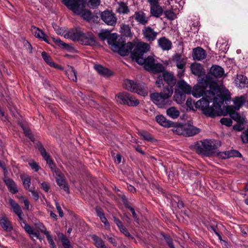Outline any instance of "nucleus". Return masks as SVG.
<instances>
[{
    "label": "nucleus",
    "instance_id": "obj_1",
    "mask_svg": "<svg viewBox=\"0 0 248 248\" xmlns=\"http://www.w3.org/2000/svg\"><path fill=\"white\" fill-rule=\"evenodd\" d=\"M229 97V96L221 92L217 85H213L210 86L205 96L196 102L195 108L201 109L207 116H218L222 105Z\"/></svg>",
    "mask_w": 248,
    "mask_h": 248
},
{
    "label": "nucleus",
    "instance_id": "obj_2",
    "mask_svg": "<svg viewBox=\"0 0 248 248\" xmlns=\"http://www.w3.org/2000/svg\"><path fill=\"white\" fill-rule=\"evenodd\" d=\"M221 145L219 141L209 140L198 141L195 143L194 148L197 153L206 156L212 155L215 150Z\"/></svg>",
    "mask_w": 248,
    "mask_h": 248
},
{
    "label": "nucleus",
    "instance_id": "obj_3",
    "mask_svg": "<svg viewBox=\"0 0 248 248\" xmlns=\"http://www.w3.org/2000/svg\"><path fill=\"white\" fill-rule=\"evenodd\" d=\"M67 36L74 41H78L85 45L93 46L96 44L93 34L90 32L84 33L80 28H76L75 30L69 31Z\"/></svg>",
    "mask_w": 248,
    "mask_h": 248
},
{
    "label": "nucleus",
    "instance_id": "obj_4",
    "mask_svg": "<svg viewBox=\"0 0 248 248\" xmlns=\"http://www.w3.org/2000/svg\"><path fill=\"white\" fill-rule=\"evenodd\" d=\"M173 91L168 89H163L160 93H152L150 95L152 101L159 108H162L165 106L169 105V98L171 96Z\"/></svg>",
    "mask_w": 248,
    "mask_h": 248
},
{
    "label": "nucleus",
    "instance_id": "obj_5",
    "mask_svg": "<svg viewBox=\"0 0 248 248\" xmlns=\"http://www.w3.org/2000/svg\"><path fill=\"white\" fill-rule=\"evenodd\" d=\"M175 76L171 73L165 72L161 75H159L156 81V84L158 87L160 88L162 85L164 89H168L173 91V87L176 84Z\"/></svg>",
    "mask_w": 248,
    "mask_h": 248
},
{
    "label": "nucleus",
    "instance_id": "obj_6",
    "mask_svg": "<svg viewBox=\"0 0 248 248\" xmlns=\"http://www.w3.org/2000/svg\"><path fill=\"white\" fill-rule=\"evenodd\" d=\"M213 85L217 84L215 82L210 83L208 81V77L206 76L205 79L202 78L201 82L194 86L193 90H191L192 94L197 98L204 96L206 92L209 91V90H207V89L208 88L210 89V86H213Z\"/></svg>",
    "mask_w": 248,
    "mask_h": 248
},
{
    "label": "nucleus",
    "instance_id": "obj_7",
    "mask_svg": "<svg viewBox=\"0 0 248 248\" xmlns=\"http://www.w3.org/2000/svg\"><path fill=\"white\" fill-rule=\"evenodd\" d=\"M124 87L125 89L143 96H146L148 94V89L144 84L135 83L132 80H124Z\"/></svg>",
    "mask_w": 248,
    "mask_h": 248
},
{
    "label": "nucleus",
    "instance_id": "obj_8",
    "mask_svg": "<svg viewBox=\"0 0 248 248\" xmlns=\"http://www.w3.org/2000/svg\"><path fill=\"white\" fill-rule=\"evenodd\" d=\"M134 49L131 53L132 59L138 63L140 58H143L144 53L149 50L150 46L147 43L139 42L136 44Z\"/></svg>",
    "mask_w": 248,
    "mask_h": 248
},
{
    "label": "nucleus",
    "instance_id": "obj_9",
    "mask_svg": "<svg viewBox=\"0 0 248 248\" xmlns=\"http://www.w3.org/2000/svg\"><path fill=\"white\" fill-rule=\"evenodd\" d=\"M172 61L175 62L178 69L177 76L179 78H182L185 72L186 62V59L182 58L181 54L176 53L172 56Z\"/></svg>",
    "mask_w": 248,
    "mask_h": 248
},
{
    "label": "nucleus",
    "instance_id": "obj_10",
    "mask_svg": "<svg viewBox=\"0 0 248 248\" xmlns=\"http://www.w3.org/2000/svg\"><path fill=\"white\" fill-rule=\"evenodd\" d=\"M133 47L134 45L132 43L128 42L124 44V42L121 40L117 46L114 47L113 51L118 52L122 56H127L130 52L131 53V50Z\"/></svg>",
    "mask_w": 248,
    "mask_h": 248
},
{
    "label": "nucleus",
    "instance_id": "obj_11",
    "mask_svg": "<svg viewBox=\"0 0 248 248\" xmlns=\"http://www.w3.org/2000/svg\"><path fill=\"white\" fill-rule=\"evenodd\" d=\"M101 19L108 25L115 26L117 23V17L114 13L109 10L102 12L100 15Z\"/></svg>",
    "mask_w": 248,
    "mask_h": 248
},
{
    "label": "nucleus",
    "instance_id": "obj_12",
    "mask_svg": "<svg viewBox=\"0 0 248 248\" xmlns=\"http://www.w3.org/2000/svg\"><path fill=\"white\" fill-rule=\"evenodd\" d=\"M62 3L74 14L78 13L79 8L83 4L81 0H62Z\"/></svg>",
    "mask_w": 248,
    "mask_h": 248
},
{
    "label": "nucleus",
    "instance_id": "obj_13",
    "mask_svg": "<svg viewBox=\"0 0 248 248\" xmlns=\"http://www.w3.org/2000/svg\"><path fill=\"white\" fill-rule=\"evenodd\" d=\"M143 36L148 41L151 42L156 39L157 32L155 31L153 29L148 26L145 27L142 30Z\"/></svg>",
    "mask_w": 248,
    "mask_h": 248
},
{
    "label": "nucleus",
    "instance_id": "obj_14",
    "mask_svg": "<svg viewBox=\"0 0 248 248\" xmlns=\"http://www.w3.org/2000/svg\"><path fill=\"white\" fill-rule=\"evenodd\" d=\"M8 203L13 212L18 216L20 220H22L23 214L19 205L14 200L9 198Z\"/></svg>",
    "mask_w": 248,
    "mask_h": 248
},
{
    "label": "nucleus",
    "instance_id": "obj_15",
    "mask_svg": "<svg viewBox=\"0 0 248 248\" xmlns=\"http://www.w3.org/2000/svg\"><path fill=\"white\" fill-rule=\"evenodd\" d=\"M224 74V71L223 68L217 65H213L209 70V73L207 76L209 77V74L212 76L216 78H221Z\"/></svg>",
    "mask_w": 248,
    "mask_h": 248
},
{
    "label": "nucleus",
    "instance_id": "obj_16",
    "mask_svg": "<svg viewBox=\"0 0 248 248\" xmlns=\"http://www.w3.org/2000/svg\"><path fill=\"white\" fill-rule=\"evenodd\" d=\"M175 89H178L180 92L186 94H190L191 93V87L183 79H180L178 81Z\"/></svg>",
    "mask_w": 248,
    "mask_h": 248
},
{
    "label": "nucleus",
    "instance_id": "obj_17",
    "mask_svg": "<svg viewBox=\"0 0 248 248\" xmlns=\"http://www.w3.org/2000/svg\"><path fill=\"white\" fill-rule=\"evenodd\" d=\"M206 53L201 47H197L193 49L192 57L194 60L201 61L205 58Z\"/></svg>",
    "mask_w": 248,
    "mask_h": 248
},
{
    "label": "nucleus",
    "instance_id": "obj_18",
    "mask_svg": "<svg viewBox=\"0 0 248 248\" xmlns=\"http://www.w3.org/2000/svg\"><path fill=\"white\" fill-rule=\"evenodd\" d=\"M155 62V59L154 58L149 56L146 58L144 57L143 58H140L139 60V62H138V63L140 65L144 64V67L145 69L148 71H149Z\"/></svg>",
    "mask_w": 248,
    "mask_h": 248
},
{
    "label": "nucleus",
    "instance_id": "obj_19",
    "mask_svg": "<svg viewBox=\"0 0 248 248\" xmlns=\"http://www.w3.org/2000/svg\"><path fill=\"white\" fill-rule=\"evenodd\" d=\"M31 31L34 35L38 38L43 40L47 44H50L47 36L45 34V33L38 28L35 26H32L31 28Z\"/></svg>",
    "mask_w": 248,
    "mask_h": 248
},
{
    "label": "nucleus",
    "instance_id": "obj_20",
    "mask_svg": "<svg viewBox=\"0 0 248 248\" xmlns=\"http://www.w3.org/2000/svg\"><path fill=\"white\" fill-rule=\"evenodd\" d=\"M134 18L139 24L145 25L148 21V18L142 11H137L133 16Z\"/></svg>",
    "mask_w": 248,
    "mask_h": 248
},
{
    "label": "nucleus",
    "instance_id": "obj_21",
    "mask_svg": "<svg viewBox=\"0 0 248 248\" xmlns=\"http://www.w3.org/2000/svg\"><path fill=\"white\" fill-rule=\"evenodd\" d=\"M84 8L85 5L83 4L79 8L78 13H75V14L80 16L84 20L89 21L93 18L92 13L89 10H85Z\"/></svg>",
    "mask_w": 248,
    "mask_h": 248
},
{
    "label": "nucleus",
    "instance_id": "obj_22",
    "mask_svg": "<svg viewBox=\"0 0 248 248\" xmlns=\"http://www.w3.org/2000/svg\"><path fill=\"white\" fill-rule=\"evenodd\" d=\"M157 42L158 46L163 50H169L172 47L171 42L165 37L160 38Z\"/></svg>",
    "mask_w": 248,
    "mask_h": 248
},
{
    "label": "nucleus",
    "instance_id": "obj_23",
    "mask_svg": "<svg viewBox=\"0 0 248 248\" xmlns=\"http://www.w3.org/2000/svg\"><path fill=\"white\" fill-rule=\"evenodd\" d=\"M156 122L161 125L166 127H173L175 123L167 120L162 115H157L155 117Z\"/></svg>",
    "mask_w": 248,
    "mask_h": 248
},
{
    "label": "nucleus",
    "instance_id": "obj_24",
    "mask_svg": "<svg viewBox=\"0 0 248 248\" xmlns=\"http://www.w3.org/2000/svg\"><path fill=\"white\" fill-rule=\"evenodd\" d=\"M3 181L6 185L9 191L12 194H16L18 192V189L16 183L13 179L10 178H5Z\"/></svg>",
    "mask_w": 248,
    "mask_h": 248
},
{
    "label": "nucleus",
    "instance_id": "obj_25",
    "mask_svg": "<svg viewBox=\"0 0 248 248\" xmlns=\"http://www.w3.org/2000/svg\"><path fill=\"white\" fill-rule=\"evenodd\" d=\"M247 77L243 75H237L234 80V83L238 88H244L248 82Z\"/></svg>",
    "mask_w": 248,
    "mask_h": 248
},
{
    "label": "nucleus",
    "instance_id": "obj_26",
    "mask_svg": "<svg viewBox=\"0 0 248 248\" xmlns=\"http://www.w3.org/2000/svg\"><path fill=\"white\" fill-rule=\"evenodd\" d=\"M56 182L58 185L67 193H69V188L64 177L61 174H58L56 177Z\"/></svg>",
    "mask_w": 248,
    "mask_h": 248
},
{
    "label": "nucleus",
    "instance_id": "obj_27",
    "mask_svg": "<svg viewBox=\"0 0 248 248\" xmlns=\"http://www.w3.org/2000/svg\"><path fill=\"white\" fill-rule=\"evenodd\" d=\"M186 126L185 136H193L198 134L200 131V129L190 124H186Z\"/></svg>",
    "mask_w": 248,
    "mask_h": 248
},
{
    "label": "nucleus",
    "instance_id": "obj_28",
    "mask_svg": "<svg viewBox=\"0 0 248 248\" xmlns=\"http://www.w3.org/2000/svg\"><path fill=\"white\" fill-rule=\"evenodd\" d=\"M129 97V93L124 92L120 93L115 96V98L118 103L128 105Z\"/></svg>",
    "mask_w": 248,
    "mask_h": 248
},
{
    "label": "nucleus",
    "instance_id": "obj_29",
    "mask_svg": "<svg viewBox=\"0 0 248 248\" xmlns=\"http://www.w3.org/2000/svg\"><path fill=\"white\" fill-rule=\"evenodd\" d=\"M94 68L100 75L103 76L109 77L112 74L111 72L108 69L100 64L94 65Z\"/></svg>",
    "mask_w": 248,
    "mask_h": 248
},
{
    "label": "nucleus",
    "instance_id": "obj_30",
    "mask_svg": "<svg viewBox=\"0 0 248 248\" xmlns=\"http://www.w3.org/2000/svg\"><path fill=\"white\" fill-rule=\"evenodd\" d=\"M107 41L108 44L111 46L112 49L113 51L114 47L117 46L118 45L121 41V40L117 39V35L116 33H110Z\"/></svg>",
    "mask_w": 248,
    "mask_h": 248
},
{
    "label": "nucleus",
    "instance_id": "obj_31",
    "mask_svg": "<svg viewBox=\"0 0 248 248\" xmlns=\"http://www.w3.org/2000/svg\"><path fill=\"white\" fill-rule=\"evenodd\" d=\"M190 69L192 73L195 76H200L202 74L203 67L200 63H192L190 65Z\"/></svg>",
    "mask_w": 248,
    "mask_h": 248
},
{
    "label": "nucleus",
    "instance_id": "obj_32",
    "mask_svg": "<svg viewBox=\"0 0 248 248\" xmlns=\"http://www.w3.org/2000/svg\"><path fill=\"white\" fill-rule=\"evenodd\" d=\"M0 225L4 231L7 232H10L13 230L11 222L6 217H3L0 219Z\"/></svg>",
    "mask_w": 248,
    "mask_h": 248
},
{
    "label": "nucleus",
    "instance_id": "obj_33",
    "mask_svg": "<svg viewBox=\"0 0 248 248\" xmlns=\"http://www.w3.org/2000/svg\"><path fill=\"white\" fill-rule=\"evenodd\" d=\"M150 12L152 15L155 17H160L163 14V9L158 4L151 6Z\"/></svg>",
    "mask_w": 248,
    "mask_h": 248
},
{
    "label": "nucleus",
    "instance_id": "obj_34",
    "mask_svg": "<svg viewBox=\"0 0 248 248\" xmlns=\"http://www.w3.org/2000/svg\"><path fill=\"white\" fill-rule=\"evenodd\" d=\"M233 102L235 108L238 110L246 102V97L244 95L235 97Z\"/></svg>",
    "mask_w": 248,
    "mask_h": 248
},
{
    "label": "nucleus",
    "instance_id": "obj_35",
    "mask_svg": "<svg viewBox=\"0 0 248 248\" xmlns=\"http://www.w3.org/2000/svg\"><path fill=\"white\" fill-rule=\"evenodd\" d=\"M186 93L181 92L178 89H175L174 99L179 104L184 103L186 98Z\"/></svg>",
    "mask_w": 248,
    "mask_h": 248
},
{
    "label": "nucleus",
    "instance_id": "obj_36",
    "mask_svg": "<svg viewBox=\"0 0 248 248\" xmlns=\"http://www.w3.org/2000/svg\"><path fill=\"white\" fill-rule=\"evenodd\" d=\"M95 211L97 214V216L100 218V219L103 222L106 227H109V223L108 222L107 219L105 216L103 210L98 207H96L95 208Z\"/></svg>",
    "mask_w": 248,
    "mask_h": 248
},
{
    "label": "nucleus",
    "instance_id": "obj_37",
    "mask_svg": "<svg viewBox=\"0 0 248 248\" xmlns=\"http://www.w3.org/2000/svg\"><path fill=\"white\" fill-rule=\"evenodd\" d=\"M83 5L92 9L96 8L100 4V0H82Z\"/></svg>",
    "mask_w": 248,
    "mask_h": 248
},
{
    "label": "nucleus",
    "instance_id": "obj_38",
    "mask_svg": "<svg viewBox=\"0 0 248 248\" xmlns=\"http://www.w3.org/2000/svg\"><path fill=\"white\" fill-rule=\"evenodd\" d=\"M166 113L170 117L173 119L177 118L180 115L179 111L174 107L168 108Z\"/></svg>",
    "mask_w": 248,
    "mask_h": 248
},
{
    "label": "nucleus",
    "instance_id": "obj_39",
    "mask_svg": "<svg viewBox=\"0 0 248 248\" xmlns=\"http://www.w3.org/2000/svg\"><path fill=\"white\" fill-rule=\"evenodd\" d=\"M164 70L165 67L162 64L155 62L149 72L155 74L163 72Z\"/></svg>",
    "mask_w": 248,
    "mask_h": 248
},
{
    "label": "nucleus",
    "instance_id": "obj_40",
    "mask_svg": "<svg viewBox=\"0 0 248 248\" xmlns=\"http://www.w3.org/2000/svg\"><path fill=\"white\" fill-rule=\"evenodd\" d=\"M66 73L69 79L77 82V72L72 66L70 67L69 69L66 71Z\"/></svg>",
    "mask_w": 248,
    "mask_h": 248
},
{
    "label": "nucleus",
    "instance_id": "obj_41",
    "mask_svg": "<svg viewBox=\"0 0 248 248\" xmlns=\"http://www.w3.org/2000/svg\"><path fill=\"white\" fill-rule=\"evenodd\" d=\"M120 32L123 36L126 37H131L130 27L129 25L123 24L121 26Z\"/></svg>",
    "mask_w": 248,
    "mask_h": 248
},
{
    "label": "nucleus",
    "instance_id": "obj_42",
    "mask_svg": "<svg viewBox=\"0 0 248 248\" xmlns=\"http://www.w3.org/2000/svg\"><path fill=\"white\" fill-rule=\"evenodd\" d=\"M20 178L23 181V185L25 187V188L27 190H29L31 188V178L30 177L25 174H21L20 175Z\"/></svg>",
    "mask_w": 248,
    "mask_h": 248
},
{
    "label": "nucleus",
    "instance_id": "obj_43",
    "mask_svg": "<svg viewBox=\"0 0 248 248\" xmlns=\"http://www.w3.org/2000/svg\"><path fill=\"white\" fill-rule=\"evenodd\" d=\"M173 130L178 135H183L185 136L186 124H180L177 126L174 125Z\"/></svg>",
    "mask_w": 248,
    "mask_h": 248
},
{
    "label": "nucleus",
    "instance_id": "obj_44",
    "mask_svg": "<svg viewBox=\"0 0 248 248\" xmlns=\"http://www.w3.org/2000/svg\"><path fill=\"white\" fill-rule=\"evenodd\" d=\"M92 239L94 242V244L97 248H103L106 246L102 239L97 235H93L92 236Z\"/></svg>",
    "mask_w": 248,
    "mask_h": 248
},
{
    "label": "nucleus",
    "instance_id": "obj_45",
    "mask_svg": "<svg viewBox=\"0 0 248 248\" xmlns=\"http://www.w3.org/2000/svg\"><path fill=\"white\" fill-rule=\"evenodd\" d=\"M138 134L140 136L142 137L143 139L145 140H147L148 141H151L153 140V138L151 134H150L149 133L145 130H140L138 132Z\"/></svg>",
    "mask_w": 248,
    "mask_h": 248
},
{
    "label": "nucleus",
    "instance_id": "obj_46",
    "mask_svg": "<svg viewBox=\"0 0 248 248\" xmlns=\"http://www.w3.org/2000/svg\"><path fill=\"white\" fill-rule=\"evenodd\" d=\"M129 11L128 7L126 3L121 2L119 4V7L117 10V12L120 14H127Z\"/></svg>",
    "mask_w": 248,
    "mask_h": 248
},
{
    "label": "nucleus",
    "instance_id": "obj_47",
    "mask_svg": "<svg viewBox=\"0 0 248 248\" xmlns=\"http://www.w3.org/2000/svg\"><path fill=\"white\" fill-rule=\"evenodd\" d=\"M52 40L54 43L57 45L58 46L62 48L68 49L69 47V45L66 43H64L59 38H52Z\"/></svg>",
    "mask_w": 248,
    "mask_h": 248
},
{
    "label": "nucleus",
    "instance_id": "obj_48",
    "mask_svg": "<svg viewBox=\"0 0 248 248\" xmlns=\"http://www.w3.org/2000/svg\"><path fill=\"white\" fill-rule=\"evenodd\" d=\"M21 127H22L24 133L26 136H27L30 140L32 141H35V138L32 133L31 132V130L26 126H24L23 124H20Z\"/></svg>",
    "mask_w": 248,
    "mask_h": 248
},
{
    "label": "nucleus",
    "instance_id": "obj_49",
    "mask_svg": "<svg viewBox=\"0 0 248 248\" xmlns=\"http://www.w3.org/2000/svg\"><path fill=\"white\" fill-rule=\"evenodd\" d=\"M42 57L44 60L50 66H54L55 63L52 61L50 56L45 51L42 52Z\"/></svg>",
    "mask_w": 248,
    "mask_h": 248
},
{
    "label": "nucleus",
    "instance_id": "obj_50",
    "mask_svg": "<svg viewBox=\"0 0 248 248\" xmlns=\"http://www.w3.org/2000/svg\"><path fill=\"white\" fill-rule=\"evenodd\" d=\"M37 146L38 148V150L39 151L40 154H41L45 160L50 157L49 155L47 153L46 149L43 147V146L41 144V143H39L37 144Z\"/></svg>",
    "mask_w": 248,
    "mask_h": 248
},
{
    "label": "nucleus",
    "instance_id": "obj_51",
    "mask_svg": "<svg viewBox=\"0 0 248 248\" xmlns=\"http://www.w3.org/2000/svg\"><path fill=\"white\" fill-rule=\"evenodd\" d=\"M225 154L227 157H240L241 156V154L239 152L234 150L226 151L225 152Z\"/></svg>",
    "mask_w": 248,
    "mask_h": 248
},
{
    "label": "nucleus",
    "instance_id": "obj_52",
    "mask_svg": "<svg viewBox=\"0 0 248 248\" xmlns=\"http://www.w3.org/2000/svg\"><path fill=\"white\" fill-rule=\"evenodd\" d=\"M128 104L129 106H137L139 104V101L135 97L133 96L130 93H129Z\"/></svg>",
    "mask_w": 248,
    "mask_h": 248
},
{
    "label": "nucleus",
    "instance_id": "obj_53",
    "mask_svg": "<svg viewBox=\"0 0 248 248\" xmlns=\"http://www.w3.org/2000/svg\"><path fill=\"white\" fill-rule=\"evenodd\" d=\"M35 226L39 231L45 234L46 235L49 234V232L47 231L45 225L41 222L37 223L35 224Z\"/></svg>",
    "mask_w": 248,
    "mask_h": 248
},
{
    "label": "nucleus",
    "instance_id": "obj_54",
    "mask_svg": "<svg viewBox=\"0 0 248 248\" xmlns=\"http://www.w3.org/2000/svg\"><path fill=\"white\" fill-rule=\"evenodd\" d=\"M164 15L166 17L171 20H174L176 17L175 14L170 10L165 11Z\"/></svg>",
    "mask_w": 248,
    "mask_h": 248
},
{
    "label": "nucleus",
    "instance_id": "obj_55",
    "mask_svg": "<svg viewBox=\"0 0 248 248\" xmlns=\"http://www.w3.org/2000/svg\"><path fill=\"white\" fill-rule=\"evenodd\" d=\"M216 46L217 47H219L220 50L222 52H226L229 48L228 47L226 48L227 44L226 42H221L220 40L217 42Z\"/></svg>",
    "mask_w": 248,
    "mask_h": 248
},
{
    "label": "nucleus",
    "instance_id": "obj_56",
    "mask_svg": "<svg viewBox=\"0 0 248 248\" xmlns=\"http://www.w3.org/2000/svg\"><path fill=\"white\" fill-rule=\"evenodd\" d=\"M195 101L193 100L191 98H187L186 101V105L190 109L195 110L196 109L195 108Z\"/></svg>",
    "mask_w": 248,
    "mask_h": 248
},
{
    "label": "nucleus",
    "instance_id": "obj_57",
    "mask_svg": "<svg viewBox=\"0 0 248 248\" xmlns=\"http://www.w3.org/2000/svg\"><path fill=\"white\" fill-rule=\"evenodd\" d=\"M220 122L222 124L225 125L227 126H230L232 124V120L230 118H223L220 120Z\"/></svg>",
    "mask_w": 248,
    "mask_h": 248
},
{
    "label": "nucleus",
    "instance_id": "obj_58",
    "mask_svg": "<svg viewBox=\"0 0 248 248\" xmlns=\"http://www.w3.org/2000/svg\"><path fill=\"white\" fill-rule=\"evenodd\" d=\"M120 231L123 233L125 236L128 237L131 239H134V237L130 234L128 230L124 226H123L120 229H119Z\"/></svg>",
    "mask_w": 248,
    "mask_h": 248
},
{
    "label": "nucleus",
    "instance_id": "obj_59",
    "mask_svg": "<svg viewBox=\"0 0 248 248\" xmlns=\"http://www.w3.org/2000/svg\"><path fill=\"white\" fill-rule=\"evenodd\" d=\"M109 34H110V33L109 31H102L99 33V37L102 40H105L106 39H107L108 40Z\"/></svg>",
    "mask_w": 248,
    "mask_h": 248
},
{
    "label": "nucleus",
    "instance_id": "obj_60",
    "mask_svg": "<svg viewBox=\"0 0 248 248\" xmlns=\"http://www.w3.org/2000/svg\"><path fill=\"white\" fill-rule=\"evenodd\" d=\"M61 240L62 246L64 248H70L71 247L70 242L65 236H63Z\"/></svg>",
    "mask_w": 248,
    "mask_h": 248
},
{
    "label": "nucleus",
    "instance_id": "obj_61",
    "mask_svg": "<svg viewBox=\"0 0 248 248\" xmlns=\"http://www.w3.org/2000/svg\"><path fill=\"white\" fill-rule=\"evenodd\" d=\"M241 138L244 143H248V129L242 132Z\"/></svg>",
    "mask_w": 248,
    "mask_h": 248
},
{
    "label": "nucleus",
    "instance_id": "obj_62",
    "mask_svg": "<svg viewBox=\"0 0 248 248\" xmlns=\"http://www.w3.org/2000/svg\"><path fill=\"white\" fill-rule=\"evenodd\" d=\"M28 190L30 191L31 193V194H32L33 199L35 201H38L39 198V194H38V193L36 191H35V188L34 187H31Z\"/></svg>",
    "mask_w": 248,
    "mask_h": 248
},
{
    "label": "nucleus",
    "instance_id": "obj_63",
    "mask_svg": "<svg viewBox=\"0 0 248 248\" xmlns=\"http://www.w3.org/2000/svg\"><path fill=\"white\" fill-rule=\"evenodd\" d=\"M46 238L48 242V243L50 245V246L52 248H57V246L55 245V244L53 240L52 237L50 235V233L47 234V235H46Z\"/></svg>",
    "mask_w": 248,
    "mask_h": 248
},
{
    "label": "nucleus",
    "instance_id": "obj_64",
    "mask_svg": "<svg viewBox=\"0 0 248 248\" xmlns=\"http://www.w3.org/2000/svg\"><path fill=\"white\" fill-rule=\"evenodd\" d=\"M29 165L31 169L34 170L35 171H38L40 169L38 164L33 161L29 162Z\"/></svg>",
    "mask_w": 248,
    "mask_h": 248
}]
</instances>
